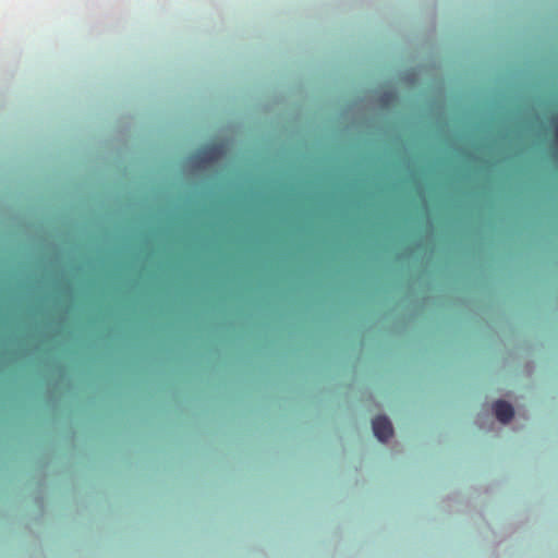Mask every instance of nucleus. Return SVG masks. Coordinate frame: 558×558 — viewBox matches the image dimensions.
<instances>
[{
    "label": "nucleus",
    "mask_w": 558,
    "mask_h": 558,
    "mask_svg": "<svg viewBox=\"0 0 558 558\" xmlns=\"http://www.w3.org/2000/svg\"><path fill=\"white\" fill-rule=\"evenodd\" d=\"M372 426L374 435L380 441H387L393 434L391 422L386 416H376L372 422Z\"/></svg>",
    "instance_id": "nucleus-1"
},
{
    "label": "nucleus",
    "mask_w": 558,
    "mask_h": 558,
    "mask_svg": "<svg viewBox=\"0 0 558 558\" xmlns=\"http://www.w3.org/2000/svg\"><path fill=\"white\" fill-rule=\"evenodd\" d=\"M495 415L501 423H508L513 417L514 411L510 403L499 400L494 404Z\"/></svg>",
    "instance_id": "nucleus-2"
}]
</instances>
